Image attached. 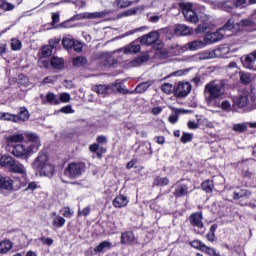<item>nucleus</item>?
<instances>
[{"instance_id":"37","label":"nucleus","mask_w":256,"mask_h":256,"mask_svg":"<svg viewBox=\"0 0 256 256\" xmlns=\"http://www.w3.org/2000/svg\"><path fill=\"white\" fill-rule=\"evenodd\" d=\"M110 87H112L111 92L113 93V91H118V93H122L123 95H127V93H129V90H127V88L121 86V84L119 83H114V84H110Z\"/></svg>"},{"instance_id":"10","label":"nucleus","mask_w":256,"mask_h":256,"mask_svg":"<svg viewBox=\"0 0 256 256\" xmlns=\"http://www.w3.org/2000/svg\"><path fill=\"white\" fill-rule=\"evenodd\" d=\"M225 31H229V30L225 29V25H224L223 28H220L216 32L207 33L204 37L205 43H217L218 41H221V39L225 37Z\"/></svg>"},{"instance_id":"3","label":"nucleus","mask_w":256,"mask_h":256,"mask_svg":"<svg viewBox=\"0 0 256 256\" xmlns=\"http://www.w3.org/2000/svg\"><path fill=\"white\" fill-rule=\"evenodd\" d=\"M179 7L186 21H189L190 23H194V25H197V23H199V17H197V13H195L197 4H194L191 2H181L179 4Z\"/></svg>"},{"instance_id":"62","label":"nucleus","mask_w":256,"mask_h":256,"mask_svg":"<svg viewBox=\"0 0 256 256\" xmlns=\"http://www.w3.org/2000/svg\"><path fill=\"white\" fill-rule=\"evenodd\" d=\"M195 33H207V26L205 24H200L196 27Z\"/></svg>"},{"instance_id":"32","label":"nucleus","mask_w":256,"mask_h":256,"mask_svg":"<svg viewBox=\"0 0 256 256\" xmlns=\"http://www.w3.org/2000/svg\"><path fill=\"white\" fill-rule=\"evenodd\" d=\"M255 79V74L249 73V72H242L240 73V81L244 84L253 83V80Z\"/></svg>"},{"instance_id":"64","label":"nucleus","mask_w":256,"mask_h":256,"mask_svg":"<svg viewBox=\"0 0 256 256\" xmlns=\"http://www.w3.org/2000/svg\"><path fill=\"white\" fill-rule=\"evenodd\" d=\"M40 241H42V243H43L44 245H48V246L53 245V239H51V238L41 237V238H40Z\"/></svg>"},{"instance_id":"38","label":"nucleus","mask_w":256,"mask_h":256,"mask_svg":"<svg viewBox=\"0 0 256 256\" xmlns=\"http://www.w3.org/2000/svg\"><path fill=\"white\" fill-rule=\"evenodd\" d=\"M111 247V243L109 241H103L98 246L94 248L95 253H103L106 249Z\"/></svg>"},{"instance_id":"8","label":"nucleus","mask_w":256,"mask_h":256,"mask_svg":"<svg viewBox=\"0 0 256 256\" xmlns=\"http://www.w3.org/2000/svg\"><path fill=\"white\" fill-rule=\"evenodd\" d=\"M207 46V43L201 40H193L184 44L183 46L175 45L174 49L178 50V55L181 53H185V51H199V49H203Z\"/></svg>"},{"instance_id":"61","label":"nucleus","mask_w":256,"mask_h":256,"mask_svg":"<svg viewBox=\"0 0 256 256\" xmlns=\"http://www.w3.org/2000/svg\"><path fill=\"white\" fill-rule=\"evenodd\" d=\"M220 107L223 111H231V102L223 101Z\"/></svg>"},{"instance_id":"25","label":"nucleus","mask_w":256,"mask_h":256,"mask_svg":"<svg viewBox=\"0 0 256 256\" xmlns=\"http://www.w3.org/2000/svg\"><path fill=\"white\" fill-rule=\"evenodd\" d=\"M123 51L125 55H131V53H139L141 51V45L133 42L126 46L125 48L120 49V52Z\"/></svg>"},{"instance_id":"58","label":"nucleus","mask_w":256,"mask_h":256,"mask_svg":"<svg viewBox=\"0 0 256 256\" xmlns=\"http://www.w3.org/2000/svg\"><path fill=\"white\" fill-rule=\"evenodd\" d=\"M61 113H65L66 115H69L71 113H75V110H73V107L71 105L64 106L60 109Z\"/></svg>"},{"instance_id":"22","label":"nucleus","mask_w":256,"mask_h":256,"mask_svg":"<svg viewBox=\"0 0 256 256\" xmlns=\"http://www.w3.org/2000/svg\"><path fill=\"white\" fill-rule=\"evenodd\" d=\"M9 171H11L12 173H18V175H27V169L25 168V165H23L21 162L17 160H14Z\"/></svg>"},{"instance_id":"11","label":"nucleus","mask_w":256,"mask_h":256,"mask_svg":"<svg viewBox=\"0 0 256 256\" xmlns=\"http://www.w3.org/2000/svg\"><path fill=\"white\" fill-rule=\"evenodd\" d=\"M218 55L217 51L205 50L189 57V61H207L208 59H215Z\"/></svg>"},{"instance_id":"40","label":"nucleus","mask_w":256,"mask_h":256,"mask_svg":"<svg viewBox=\"0 0 256 256\" xmlns=\"http://www.w3.org/2000/svg\"><path fill=\"white\" fill-rule=\"evenodd\" d=\"M73 65L74 67H84V65H87V58L78 56L73 59Z\"/></svg>"},{"instance_id":"17","label":"nucleus","mask_w":256,"mask_h":256,"mask_svg":"<svg viewBox=\"0 0 256 256\" xmlns=\"http://www.w3.org/2000/svg\"><path fill=\"white\" fill-rule=\"evenodd\" d=\"M234 105L239 109H243L249 105V92L243 91L238 97L234 99Z\"/></svg>"},{"instance_id":"9","label":"nucleus","mask_w":256,"mask_h":256,"mask_svg":"<svg viewBox=\"0 0 256 256\" xmlns=\"http://www.w3.org/2000/svg\"><path fill=\"white\" fill-rule=\"evenodd\" d=\"M25 137H27L28 141H30V145L26 147L28 154L37 153L39 151V147H41V141L39 140V136L33 133L26 132Z\"/></svg>"},{"instance_id":"23","label":"nucleus","mask_w":256,"mask_h":256,"mask_svg":"<svg viewBox=\"0 0 256 256\" xmlns=\"http://www.w3.org/2000/svg\"><path fill=\"white\" fill-rule=\"evenodd\" d=\"M173 31L176 35L182 36L191 35V33H193V29L184 24L176 25Z\"/></svg>"},{"instance_id":"15","label":"nucleus","mask_w":256,"mask_h":256,"mask_svg":"<svg viewBox=\"0 0 256 256\" xmlns=\"http://www.w3.org/2000/svg\"><path fill=\"white\" fill-rule=\"evenodd\" d=\"M159 31H152L147 35H144L140 38L141 45H153V43H157L159 41Z\"/></svg>"},{"instance_id":"48","label":"nucleus","mask_w":256,"mask_h":256,"mask_svg":"<svg viewBox=\"0 0 256 256\" xmlns=\"http://www.w3.org/2000/svg\"><path fill=\"white\" fill-rule=\"evenodd\" d=\"M117 3V7H119V9H125L127 7H131V5H133V2L130 0H116Z\"/></svg>"},{"instance_id":"45","label":"nucleus","mask_w":256,"mask_h":256,"mask_svg":"<svg viewBox=\"0 0 256 256\" xmlns=\"http://www.w3.org/2000/svg\"><path fill=\"white\" fill-rule=\"evenodd\" d=\"M232 129L236 133H245V131H247V124L246 123L234 124Z\"/></svg>"},{"instance_id":"4","label":"nucleus","mask_w":256,"mask_h":256,"mask_svg":"<svg viewBox=\"0 0 256 256\" xmlns=\"http://www.w3.org/2000/svg\"><path fill=\"white\" fill-rule=\"evenodd\" d=\"M251 195H252L251 191L247 189H238L234 191V199H238L242 207H245L248 205L250 209H255L256 208L255 203L250 202Z\"/></svg>"},{"instance_id":"7","label":"nucleus","mask_w":256,"mask_h":256,"mask_svg":"<svg viewBox=\"0 0 256 256\" xmlns=\"http://www.w3.org/2000/svg\"><path fill=\"white\" fill-rule=\"evenodd\" d=\"M254 23L251 19H242L240 22L236 23L230 19L225 24L224 29L231 31V33H237V31H241V29H246V27H253Z\"/></svg>"},{"instance_id":"19","label":"nucleus","mask_w":256,"mask_h":256,"mask_svg":"<svg viewBox=\"0 0 256 256\" xmlns=\"http://www.w3.org/2000/svg\"><path fill=\"white\" fill-rule=\"evenodd\" d=\"M174 195L175 197H185V195H189V187L187 184L184 182H177Z\"/></svg>"},{"instance_id":"47","label":"nucleus","mask_w":256,"mask_h":256,"mask_svg":"<svg viewBox=\"0 0 256 256\" xmlns=\"http://www.w3.org/2000/svg\"><path fill=\"white\" fill-rule=\"evenodd\" d=\"M202 253H206V255L209 256H221L219 253H217V250H215V248H211L207 245L204 246Z\"/></svg>"},{"instance_id":"18","label":"nucleus","mask_w":256,"mask_h":256,"mask_svg":"<svg viewBox=\"0 0 256 256\" xmlns=\"http://www.w3.org/2000/svg\"><path fill=\"white\" fill-rule=\"evenodd\" d=\"M121 243L122 245H134L137 243V238L133 232L127 231L121 234Z\"/></svg>"},{"instance_id":"52","label":"nucleus","mask_w":256,"mask_h":256,"mask_svg":"<svg viewBox=\"0 0 256 256\" xmlns=\"http://www.w3.org/2000/svg\"><path fill=\"white\" fill-rule=\"evenodd\" d=\"M22 44L21 41L18 39L12 38L11 40V49L12 51H19L21 50Z\"/></svg>"},{"instance_id":"41","label":"nucleus","mask_w":256,"mask_h":256,"mask_svg":"<svg viewBox=\"0 0 256 256\" xmlns=\"http://www.w3.org/2000/svg\"><path fill=\"white\" fill-rule=\"evenodd\" d=\"M221 8L223 9V11L231 13V11L235 9V3L231 0L225 1L222 3Z\"/></svg>"},{"instance_id":"50","label":"nucleus","mask_w":256,"mask_h":256,"mask_svg":"<svg viewBox=\"0 0 256 256\" xmlns=\"http://www.w3.org/2000/svg\"><path fill=\"white\" fill-rule=\"evenodd\" d=\"M162 15L160 14H147V19L149 21V23H159V21L161 20Z\"/></svg>"},{"instance_id":"33","label":"nucleus","mask_w":256,"mask_h":256,"mask_svg":"<svg viewBox=\"0 0 256 256\" xmlns=\"http://www.w3.org/2000/svg\"><path fill=\"white\" fill-rule=\"evenodd\" d=\"M11 249H13V242H11V240H3L0 242V253H9Z\"/></svg>"},{"instance_id":"2","label":"nucleus","mask_w":256,"mask_h":256,"mask_svg":"<svg viewBox=\"0 0 256 256\" xmlns=\"http://www.w3.org/2000/svg\"><path fill=\"white\" fill-rule=\"evenodd\" d=\"M32 168L38 171L43 177H53L55 166L49 162V157L45 152H39L38 156L32 163Z\"/></svg>"},{"instance_id":"20","label":"nucleus","mask_w":256,"mask_h":256,"mask_svg":"<svg viewBox=\"0 0 256 256\" xmlns=\"http://www.w3.org/2000/svg\"><path fill=\"white\" fill-rule=\"evenodd\" d=\"M15 181L0 175V191H13Z\"/></svg>"},{"instance_id":"59","label":"nucleus","mask_w":256,"mask_h":256,"mask_svg":"<svg viewBox=\"0 0 256 256\" xmlns=\"http://www.w3.org/2000/svg\"><path fill=\"white\" fill-rule=\"evenodd\" d=\"M72 47L74 51H76L77 53H81V51H83V43L79 41H74V44Z\"/></svg>"},{"instance_id":"30","label":"nucleus","mask_w":256,"mask_h":256,"mask_svg":"<svg viewBox=\"0 0 256 256\" xmlns=\"http://www.w3.org/2000/svg\"><path fill=\"white\" fill-rule=\"evenodd\" d=\"M15 162L14 158L8 155H3L0 158V166L1 167H8V169L10 170L13 163Z\"/></svg>"},{"instance_id":"27","label":"nucleus","mask_w":256,"mask_h":256,"mask_svg":"<svg viewBox=\"0 0 256 256\" xmlns=\"http://www.w3.org/2000/svg\"><path fill=\"white\" fill-rule=\"evenodd\" d=\"M169 109H171L173 112V114L169 116V121L172 123V125H175V123L179 121V115H181V113H185V110L177 109L173 106H169Z\"/></svg>"},{"instance_id":"53","label":"nucleus","mask_w":256,"mask_h":256,"mask_svg":"<svg viewBox=\"0 0 256 256\" xmlns=\"http://www.w3.org/2000/svg\"><path fill=\"white\" fill-rule=\"evenodd\" d=\"M235 9H245L248 3L247 0H233Z\"/></svg>"},{"instance_id":"12","label":"nucleus","mask_w":256,"mask_h":256,"mask_svg":"<svg viewBox=\"0 0 256 256\" xmlns=\"http://www.w3.org/2000/svg\"><path fill=\"white\" fill-rule=\"evenodd\" d=\"M192 86L189 82H178L174 88L176 97H187L191 93Z\"/></svg>"},{"instance_id":"63","label":"nucleus","mask_w":256,"mask_h":256,"mask_svg":"<svg viewBox=\"0 0 256 256\" xmlns=\"http://www.w3.org/2000/svg\"><path fill=\"white\" fill-rule=\"evenodd\" d=\"M39 187V185H37V182H30L28 183L27 188L25 189V191H35V189H37Z\"/></svg>"},{"instance_id":"60","label":"nucleus","mask_w":256,"mask_h":256,"mask_svg":"<svg viewBox=\"0 0 256 256\" xmlns=\"http://www.w3.org/2000/svg\"><path fill=\"white\" fill-rule=\"evenodd\" d=\"M191 139H193V135H191L190 133L184 132L181 137V143H189V141H191Z\"/></svg>"},{"instance_id":"5","label":"nucleus","mask_w":256,"mask_h":256,"mask_svg":"<svg viewBox=\"0 0 256 256\" xmlns=\"http://www.w3.org/2000/svg\"><path fill=\"white\" fill-rule=\"evenodd\" d=\"M0 119H4V121H13L14 123H19V121L25 122L29 119V110L22 107L20 108L18 115L0 112Z\"/></svg>"},{"instance_id":"39","label":"nucleus","mask_w":256,"mask_h":256,"mask_svg":"<svg viewBox=\"0 0 256 256\" xmlns=\"http://www.w3.org/2000/svg\"><path fill=\"white\" fill-rule=\"evenodd\" d=\"M62 45L65 49H73V45H75V40L71 37H65L62 39Z\"/></svg>"},{"instance_id":"31","label":"nucleus","mask_w":256,"mask_h":256,"mask_svg":"<svg viewBox=\"0 0 256 256\" xmlns=\"http://www.w3.org/2000/svg\"><path fill=\"white\" fill-rule=\"evenodd\" d=\"M25 139V133H18V134H13L11 136H8L6 138V141L9 145H11V143H21V141H23Z\"/></svg>"},{"instance_id":"49","label":"nucleus","mask_w":256,"mask_h":256,"mask_svg":"<svg viewBox=\"0 0 256 256\" xmlns=\"http://www.w3.org/2000/svg\"><path fill=\"white\" fill-rule=\"evenodd\" d=\"M190 245L194 249H198V251H203L205 248V243H203L201 240H194L190 243Z\"/></svg>"},{"instance_id":"35","label":"nucleus","mask_w":256,"mask_h":256,"mask_svg":"<svg viewBox=\"0 0 256 256\" xmlns=\"http://www.w3.org/2000/svg\"><path fill=\"white\" fill-rule=\"evenodd\" d=\"M201 188L206 193H213V189H215V184L213 183V180H206L202 182Z\"/></svg>"},{"instance_id":"42","label":"nucleus","mask_w":256,"mask_h":256,"mask_svg":"<svg viewBox=\"0 0 256 256\" xmlns=\"http://www.w3.org/2000/svg\"><path fill=\"white\" fill-rule=\"evenodd\" d=\"M213 51L218 52V54L215 55V59H216L217 57H225L229 53L230 49L228 48V46H221L219 48H216Z\"/></svg>"},{"instance_id":"44","label":"nucleus","mask_w":256,"mask_h":256,"mask_svg":"<svg viewBox=\"0 0 256 256\" xmlns=\"http://www.w3.org/2000/svg\"><path fill=\"white\" fill-rule=\"evenodd\" d=\"M150 85H151L150 82H143L136 86L135 92L136 93H145V91H147V89H149Z\"/></svg>"},{"instance_id":"6","label":"nucleus","mask_w":256,"mask_h":256,"mask_svg":"<svg viewBox=\"0 0 256 256\" xmlns=\"http://www.w3.org/2000/svg\"><path fill=\"white\" fill-rule=\"evenodd\" d=\"M85 171V164L82 163H70L64 170L65 177L69 179H77L83 175Z\"/></svg>"},{"instance_id":"46","label":"nucleus","mask_w":256,"mask_h":256,"mask_svg":"<svg viewBox=\"0 0 256 256\" xmlns=\"http://www.w3.org/2000/svg\"><path fill=\"white\" fill-rule=\"evenodd\" d=\"M0 9H3V11H13V9H15V5L5 0H1Z\"/></svg>"},{"instance_id":"34","label":"nucleus","mask_w":256,"mask_h":256,"mask_svg":"<svg viewBox=\"0 0 256 256\" xmlns=\"http://www.w3.org/2000/svg\"><path fill=\"white\" fill-rule=\"evenodd\" d=\"M50 63L54 69H63V65H65V60H63V58L54 56L52 57Z\"/></svg>"},{"instance_id":"56","label":"nucleus","mask_w":256,"mask_h":256,"mask_svg":"<svg viewBox=\"0 0 256 256\" xmlns=\"http://www.w3.org/2000/svg\"><path fill=\"white\" fill-rule=\"evenodd\" d=\"M58 99L60 103H69L71 101V95L69 93H62Z\"/></svg>"},{"instance_id":"24","label":"nucleus","mask_w":256,"mask_h":256,"mask_svg":"<svg viewBox=\"0 0 256 256\" xmlns=\"http://www.w3.org/2000/svg\"><path fill=\"white\" fill-rule=\"evenodd\" d=\"M113 89V86L110 85H96L92 88V91L97 93L98 95H109V93H112L111 90Z\"/></svg>"},{"instance_id":"21","label":"nucleus","mask_w":256,"mask_h":256,"mask_svg":"<svg viewBox=\"0 0 256 256\" xmlns=\"http://www.w3.org/2000/svg\"><path fill=\"white\" fill-rule=\"evenodd\" d=\"M112 205L116 209H121L123 207H127V205H129V198H127L124 195H118L112 201Z\"/></svg>"},{"instance_id":"28","label":"nucleus","mask_w":256,"mask_h":256,"mask_svg":"<svg viewBox=\"0 0 256 256\" xmlns=\"http://www.w3.org/2000/svg\"><path fill=\"white\" fill-rule=\"evenodd\" d=\"M43 103H49L50 105H60L61 100H59V96H57L55 93L48 92L46 94V100H44Z\"/></svg>"},{"instance_id":"26","label":"nucleus","mask_w":256,"mask_h":256,"mask_svg":"<svg viewBox=\"0 0 256 256\" xmlns=\"http://www.w3.org/2000/svg\"><path fill=\"white\" fill-rule=\"evenodd\" d=\"M256 60V50L250 53L243 61L242 64L246 69H253V65H255Z\"/></svg>"},{"instance_id":"51","label":"nucleus","mask_w":256,"mask_h":256,"mask_svg":"<svg viewBox=\"0 0 256 256\" xmlns=\"http://www.w3.org/2000/svg\"><path fill=\"white\" fill-rule=\"evenodd\" d=\"M161 89L163 93H166V95H171V93L173 92V89L175 90L172 84H169V83L162 84Z\"/></svg>"},{"instance_id":"14","label":"nucleus","mask_w":256,"mask_h":256,"mask_svg":"<svg viewBox=\"0 0 256 256\" xmlns=\"http://www.w3.org/2000/svg\"><path fill=\"white\" fill-rule=\"evenodd\" d=\"M11 153L14 155V157H17L18 159H28L29 158V150H27V147L25 145H15Z\"/></svg>"},{"instance_id":"36","label":"nucleus","mask_w":256,"mask_h":256,"mask_svg":"<svg viewBox=\"0 0 256 256\" xmlns=\"http://www.w3.org/2000/svg\"><path fill=\"white\" fill-rule=\"evenodd\" d=\"M154 185H156L157 187H166V185H169V178L157 176L154 179Z\"/></svg>"},{"instance_id":"29","label":"nucleus","mask_w":256,"mask_h":256,"mask_svg":"<svg viewBox=\"0 0 256 256\" xmlns=\"http://www.w3.org/2000/svg\"><path fill=\"white\" fill-rule=\"evenodd\" d=\"M52 225L54 227H57V229H60L65 225V218L57 215V213L53 212L52 213Z\"/></svg>"},{"instance_id":"16","label":"nucleus","mask_w":256,"mask_h":256,"mask_svg":"<svg viewBox=\"0 0 256 256\" xmlns=\"http://www.w3.org/2000/svg\"><path fill=\"white\" fill-rule=\"evenodd\" d=\"M189 222L192 227H196V229H203V227H205V224H203V214L201 212L191 214Z\"/></svg>"},{"instance_id":"43","label":"nucleus","mask_w":256,"mask_h":256,"mask_svg":"<svg viewBox=\"0 0 256 256\" xmlns=\"http://www.w3.org/2000/svg\"><path fill=\"white\" fill-rule=\"evenodd\" d=\"M117 53H121V50L114 51L112 55L108 56L107 65H117V63H119V58L115 57Z\"/></svg>"},{"instance_id":"55","label":"nucleus","mask_w":256,"mask_h":256,"mask_svg":"<svg viewBox=\"0 0 256 256\" xmlns=\"http://www.w3.org/2000/svg\"><path fill=\"white\" fill-rule=\"evenodd\" d=\"M61 211L63 217H66V219H71V217H73V210H71L70 207H64Z\"/></svg>"},{"instance_id":"54","label":"nucleus","mask_w":256,"mask_h":256,"mask_svg":"<svg viewBox=\"0 0 256 256\" xmlns=\"http://www.w3.org/2000/svg\"><path fill=\"white\" fill-rule=\"evenodd\" d=\"M41 51L42 57H51V55H53V48H51V46H44Z\"/></svg>"},{"instance_id":"1","label":"nucleus","mask_w":256,"mask_h":256,"mask_svg":"<svg viewBox=\"0 0 256 256\" xmlns=\"http://www.w3.org/2000/svg\"><path fill=\"white\" fill-rule=\"evenodd\" d=\"M225 95V84L221 81H211L204 87V99L209 107L215 105L217 99H221Z\"/></svg>"},{"instance_id":"57","label":"nucleus","mask_w":256,"mask_h":256,"mask_svg":"<svg viewBox=\"0 0 256 256\" xmlns=\"http://www.w3.org/2000/svg\"><path fill=\"white\" fill-rule=\"evenodd\" d=\"M91 213V206L85 207L83 210H78L79 217H87Z\"/></svg>"},{"instance_id":"13","label":"nucleus","mask_w":256,"mask_h":256,"mask_svg":"<svg viewBox=\"0 0 256 256\" xmlns=\"http://www.w3.org/2000/svg\"><path fill=\"white\" fill-rule=\"evenodd\" d=\"M113 10H103L101 12H84L77 16V19H103V17H107L111 15Z\"/></svg>"}]
</instances>
